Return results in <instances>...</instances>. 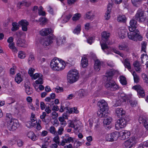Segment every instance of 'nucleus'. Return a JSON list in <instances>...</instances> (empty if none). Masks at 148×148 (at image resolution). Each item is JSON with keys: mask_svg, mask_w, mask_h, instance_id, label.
Masks as SVG:
<instances>
[{"mask_svg": "<svg viewBox=\"0 0 148 148\" xmlns=\"http://www.w3.org/2000/svg\"><path fill=\"white\" fill-rule=\"evenodd\" d=\"M12 27L11 28V30L13 32H15L19 28V25L16 22H13L12 23Z\"/></svg>", "mask_w": 148, "mask_h": 148, "instance_id": "72a5a7b5", "label": "nucleus"}, {"mask_svg": "<svg viewBox=\"0 0 148 148\" xmlns=\"http://www.w3.org/2000/svg\"><path fill=\"white\" fill-rule=\"evenodd\" d=\"M136 143V141L135 138L132 137L125 142L124 145L127 148H131Z\"/></svg>", "mask_w": 148, "mask_h": 148, "instance_id": "1a4fd4ad", "label": "nucleus"}, {"mask_svg": "<svg viewBox=\"0 0 148 148\" xmlns=\"http://www.w3.org/2000/svg\"><path fill=\"white\" fill-rule=\"evenodd\" d=\"M25 87L26 92L28 95H30L33 93L32 89L28 85L25 84Z\"/></svg>", "mask_w": 148, "mask_h": 148, "instance_id": "7c9ffc66", "label": "nucleus"}, {"mask_svg": "<svg viewBox=\"0 0 148 148\" xmlns=\"http://www.w3.org/2000/svg\"><path fill=\"white\" fill-rule=\"evenodd\" d=\"M103 64V62H100L98 59L96 60L95 61L94 68L97 71H99L101 69V67Z\"/></svg>", "mask_w": 148, "mask_h": 148, "instance_id": "4be33fe9", "label": "nucleus"}, {"mask_svg": "<svg viewBox=\"0 0 148 148\" xmlns=\"http://www.w3.org/2000/svg\"><path fill=\"white\" fill-rule=\"evenodd\" d=\"M127 123V120L124 118L119 119L115 124V127L117 130L123 128L125 127Z\"/></svg>", "mask_w": 148, "mask_h": 148, "instance_id": "0eeeda50", "label": "nucleus"}, {"mask_svg": "<svg viewBox=\"0 0 148 148\" xmlns=\"http://www.w3.org/2000/svg\"><path fill=\"white\" fill-rule=\"evenodd\" d=\"M112 5L113 3L112 2L111 3H109L108 5L107 11L105 15V19L106 20H108L110 18V15L111 12V8Z\"/></svg>", "mask_w": 148, "mask_h": 148, "instance_id": "a211bd4d", "label": "nucleus"}, {"mask_svg": "<svg viewBox=\"0 0 148 148\" xmlns=\"http://www.w3.org/2000/svg\"><path fill=\"white\" fill-rule=\"evenodd\" d=\"M54 90L57 93L62 92L63 91V88L58 86H57Z\"/></svg>", "mask_w": 148, "mask_h": 148, "instance_id": "5fc2aeb1", "label": "nucleus"}, {"mask_svg": "<svg viewBox=\"0 0 148 148\" xmlns=\"http://www.w3.org/2000/svg\"><path fill=\"white\" fill-rule=\"evenodd\" d=\"M54 135L55 136L54 137L53 139V141L59 145H60V138L59 135L57 134Z\"/></svg>", "mask_w": 148, "mask_h": 148, "instance_id": "a19ab883", "label": "nucleus"}, {"mask_svg": "<svg viewBox=\"0 0 148 148\" xmlns=\"http://www.w3.org/2000/svg\"><path fill=\"white\" fill-rule=\"evenodd\" d=\"M7 122V127L10 131L16 130L19 126L18 121L16 119L9 120Z\"/></svg>", "mask_w": 148, "mask_h": 148, "instance_id": "20e7f679", "label": "nucleus"}, {"mask_svg": "<svg viewBox=\"0 0 148 148\" xmlns=\"http://www.w3.org/2000/svg\"><path fill=\"white\" fill-rule=\"evenodd\" d=\"M118 48L120 50H126L127 51H128L129 49L127 46L124 43L119 44Z\"/></svg>", "mask_w": 148, "mask_h": 148, "instance_id": "473e14b6", "label": "nucleus"}, {"mask_svg": "<svg viewBox=\"0 0 148 148\" xmlns=\"http://www.w3.org/2000/svg\"><path fill=\"white\" fill-rule=\"evenodd\" d=\"M18 24L22 26L23 31H26L27 30V26L29 25V23L26 20H22L19 21Z\"/></svg>", "mask_w": 148, "mask_h": 148, "instance_id": "6ab92c4d", "label": "nucleus"}, {"mask_svg": "<svg viewBox=\"0 0 148 148\" xmlns=\"http://www.w3.org/2000/svg\"><path fill=\"white\" fill-rule=\"evenodd\" d=\"M129 30L130 32L128 33V38L134 41L142 40H143L142 36L139 34V31L136 29L137 27L136 21L134 19L131 20Z\"/></svg>", "mask_w": 148, "mask_h": 148, "instance_id": "f257e3e1", "label": "nucleus"}, {"mask_svg": "<svg viewBox=\"0 0 148 148\" xmlns=\"http://www.w3.org/2000/svg\"><path fill=\"white\" fill-rule=\"evenodd\" d=\"M124 64L125 68H127L128 69H131L130 60L126 58L124 60Z\"/></svg>", "mask_w": 148, "mask_h": 148, "instance_id": "f704fd0d", "label": "nucleus"}, {"mask_svg": "<svg viewBox=\"0 0 148 148\" xmlns=\"http://www.w3.org/2000/svg\"><path fill=\"white\" fill-rule=\"evenodd\" d=\"M110 34L106 32H103L101 33V37L102 39L106 42L108 39L110 37Z\"/></svg>", "mask_w": 148, "mask_h": 148, "instance_id": "c756f323", "label": "nucleus"}, {"mask_svg": "<svg viewBox=\"0 0 148 148\" xmlns=\"http://www.w3.org/2000/svg\"><path fill=\"white\" fill-rule=\"evenodd\" d=\"M16 45L18 46L25 47L26 46L25 40L19 39L17 41Z\"/></svg>", "mask_w": 148, "mask_h": 148, "instance_id": "a878e982", "label": "nucleus"}, {"mask_svg": "<svg viewBox=\"0 0 148 148\" xmlns=\"http://www.w3.org/2000/svg\"><path fill=\"white\" fill-rule=\"evenodd\" d=\"M61 105V108H62L64 110H66V112H68L69 114L73 113L78 114L79 112V111L77 110V107H74L69 108L68 107V105L66 103H62Z\"/></svg>", "mask_w": 148, "mask_h": 148, "instance_id": "39448f33", "label": "nucleus"}, {"mask_svg": "<svg viewBox=\"0 0 148 148\" xmlns=\"http://www.w3.org/2000/svg\"><path fill=\"white\" fill-rule=\"evenodd\" d=\"M106 42H105V43H102L100 42V44L101 49L103 51L107 54H108L110 53L111 51H112V49L113 48L108 47Z\"/></svg>", "mask_w": 148, "mask_h": 148, "instance_id": "9b49d317", "label": "nucleus"}, {"mask_svg": "<svg viewBox=\"0 0 148 148\" xmlns=\"http://www.w3.org/2000/svg\"><path fill=\"white\" fill-rule=\"evenodd\" d=\"M112 121V119L110 117L104 119L103 121V123L105 125H110Z\"/></svg>", "mask_w": 148, "mask_h": 148, "instance_id": "c9c22d12", "label": "nucleus"}, {"mask_svg": "<svg viewBox=\"0 0 148 148\" xmlns=\"http://www.w3.org/2000/svg\"><path fill=\"white\" fill-rule=\"evenodd\" d=\"M118 137V132H115L110 134H107L106 136V139L107 141L113 142L116 140Z\"/></svg>", "mask_w": 148, "mask_h": 148, "instance_id": "9d476101", "label": "nucleus"}, {"mask_svg": "<svg viewBox=\"0 0 148 148\" xmlns=\"http://www.w3.org/2000/svg\"><path fill=\"white\" fill-rule=\"evenodd\" d=\"M6 120L7 121L9 120H13L14 119L12 118V114L10 113H7L6 114Z\"/></svg>", "mask_w": 148, "mask_h": 148, "instance_id": "774afa93", "label": "nucleus"}, {"mask_svg": "<svg viewBox=\"0 0 148 148\" xmlns=\"http://www.w3.org/2000/svg\"><path fill=\"white\" fill-rule=\"evenodd\" d=\"M105 87L108 89L112 91L116 90L119 88L118 86L113 80L108 81L106 84Z\"/></svg>", "mask_w": 148, "mask_h": 148, "instance_id": "6e6552de", "label": "nucleus"}, {"mask_svg": "<svg viewBox=\"0 0 148 148\" xmlns=\"http://www.w3.org/2000/svg\"><path fill=\"white\" fill-rule=\"evenodd\" d=\"M94 39L95 38L94 37H89L87 39V42L90 45H91L93 42Z\"/></svg>", "mask_w": 148, "mask_h": 148, "instance_id": "69168bd1", "label": "nucleus"}, {"mask_svg": "<svg viewBox=\"0 0 148 148\" xmlns=\"http://www.w3.org/2000/svg\"><path fill=\"white\" fill-rule=\"evenodd\" d=\"M74 140L72 137H69L65 138L62 140L60 142V145L64 146L65 145L66 143H73Z\"/></svg>", "mask_w": 148, "mask_h": 148, "instance_id": "aec40b11", "label": "nucleus"}, {"mask_svg": "<svg viewBox=\"0 0 148 148\" xmlns=\"http://www.w3.org/2000/svg\"><path fill=\"white\" fill-rule=\"evenodd\" d=\"M98 105L100 107V109L108 111V106L107 103L104 100H100L98 102Z\"/></svg>", "mask_w": 148, "mask_h": 148, "instance_id": "f8f14e48", "label": "nucleus"}, {"mask_svg": "<svg viewBox=\"0 0 148 148\" xmlns=\"http://www.w3.org/2000/svg\"><path fill=\"white\" fill-rule=\"evenodd\" d=\"M42 75L41 74L38 73H35L34 75H33V76H31L32 79H36L38 78H39Z\"/></svg>", "mask_w": 148, "mask_h": 148, "instance_id": "680f3d73", "label": "nucleus"}, {"mask_svg": "<svg viewBox=\"0 0 148 148\" xmlns=\"http://www.w3.org/2000/svg\"><path fill=\"white\" fill-rule=\"evenodd\" d=\"M132 74L134 77V82L138 83L139 80V78L138 76L136 74V73L135 71H134Z\"/></svg>", "mask_w": 148, "mask_h": 148, "instance_id": "c03bdc74", "label": "nucleus"}, {"mask_svg": "<svg viewBox=\"0 0 148 148\" xmlns=\"http://www.w3.org/2000/svg\"><path fill=\"white\" fill-rule=\"evenodd\" d=\"M42 76V75H41L40 77L35 81V83L36 84H42L43 83V81Z\"/></svg>", "mask_w": 148, "mask_h": 148, "instance_id": "603ef678", "label": "nucleus"}, {"mask_svg": "<svg viewBox=\"0 0 148 148\" xmlns=\"http://www.w3.org/2000/svg\"><path fill=\"white\" fill-rule=\"evenodd\" d=\"M8 46L9 48L12 49L13 51L16 53L17 52L18 50L15 47L14 42L10 43L9 44Z\"/></svg>", "mask_w": 148, "mask_h": 148, "instance_id": "a18cd8bd", "label": "nucleus"}, {"mask_svg": "<svg viewBox=\"0 0 148 148\" xmlns=\"http://www.w3.org/2000/svg\"><path fill=\"white\" fill-rule=\"evenodd\" d=\"M18 57L21 59H23L25 57V54L24 52L22 51H20L18 54Z\"/></svg>", "mask_w": 148, "mask_h": 148, "instance_id": "6e6d98bb", "label": "nucleus"}, {"mask_svg": "<svg viewBox=\"0 0 148 148\" xmlns=\"http://www.w3.org/2000/svg\"><path fill=\"white\" fill-rule=\"evenodd\" d=\"M116 115L119 118L124 117L125 114V111L121 108H117L115 110Z\"/></svg>", "mask_w": 148, "mask_h": 148, "instance_id": "ddd939ff", "label": "nucleus"}, {"mask_svg": "<svg viewBox=\"0 0 148 148\" xmlns=\"http://www.w3.org/2000/svg\"><path fill=\"white\" fill-rule=\"evenodd\" d=\"M127 30L125 29H120L118 32V35L119 36L122 38H123L126 36L127 34L128 35Z\"/></svg>", "mask_w": 148, "mask_h": 148, "instance_id": "b1692460", "label": "nucleus"}, {"mask_svg": "<svg viewBox=\"0 0 148 148\" xmlns=\"http://www.w3.org/2000/svg\"><path fill=\"white\" fill-rule=\"evenodd\" d=\"M79 77L78 71L76 69L70 70L68 72L67 78L68 82L70 84L73 83L77 81Z\"/></svg>", "mask_w": 148, "mask_h": 148, "instance_id": "7ed1b4c3", "label": "nucleus"}, {"mask_svg": "<svg viewBox=\"0 0 148 148\" xmlns=\"http://www.w3.org/2000/svg\"><path fill=\"white\" fill-rule=\"evenodd\" d=\"M65 64L64 61H60L58 59L55 58L52 60L50 62V67L53 70L61 71L65 68Z\"/></svg>", "mask_w": 148, "mask_h": 148, "instance_id": "f03ea898", "label": "nucleus"}, {"mask_svg": "<svg viewBox=\"0 0 148 148\" xmlns=\"http://www.w3.org/2000/svg\"><path fill=\"white\" fill-rule=\"evenodd\" d=\"M66 40V38L64 37H61L59 38L57 41V45H62L64 42Z\"/></svg>", "mask_w": 148, "mask_h": 148, "instance_id": "37998d69", "label": "nucleus"}, {"mask_svg": "<svg viewBox=\"0 0 148 148\" xmlns=\"http://www.w3.org/2000/svg\"><path fill=\"white\" fill-rule=\"evenodd\" d=\"M122 138L123 140L128 138L130 135V132L127 130H123L121 133Z\"/></svg>", "mask_w": 148, "mask_h": 148, "instance_id": "bb28decb", "label": "nucleus"}, {"mask_svg": "<svg viewBox=\"0 0 148 148\" xmlns=\"http://www.w3.org/2000/svg\"><path fill=\"white\" fill-rule=\"evenodd\" d=\"M112 51L114 52L115 53H116L117 54L119 55V56H120L122 57V58L123 57V56H124L123 54L122 53H120V52L119 51L117 50L116 49H115L114 48H113L112 49Z\"/></svg>", "mask_w": 148, "mask_h": 148, "instance_id": "bf43d9fd", "label": "nucleus"}, {"mask_svg": "<svg viewBox=\"0 0 148 148\" xmlns=\"http://www.w3.org/2000/svg\"><path fill=\"white\" fill-rule=\"evenodd\" d=\"M133 65L135 67V69L136 71H140V64L137 61L135 62L133 64Z\"/></svg>", "mask_w": 148, "mask_h": 148, "instance_id": "e433bc0d", "label": "nucleus"}, {"mask_svg": "<svg viewBox=\"0 0 148 148\" xmlns=\"http://www.w3.org/2000/svg\"><path fill=\"white\" fill-rule=\"evenodd\" d=\"M15 80L18 84L20 83L22 81V79L21 77L20 74L19 73L17 74L15 77Z\"/></svg>", "mask_w": 148, "mask_h": 148, "instance_id": "49530a36", "label": "nucleus"}, {"mask_svg": "<svg viewBox=\"0 0 148 148\" xmlns=\"http://www.w3.org/2000/svg\"><path fill=\"white\" fill-rule=\"evenodd\" d=\"M53 30L51 28H45L42 29L40 32V34L41 35L45 36L47 35L52 33Z\"/></svg>", "mask_w": 148, "mask_h": 148, "instance_id": "412c9836", "label": "nucleus"}, {"mask_svg": "<svg viewBox=\"0 0 148 148\" xmlns=\"http://www.w3.org/2000/svg\"><path fill=\"white\" fill-rule=\"evenodd\" d=\"M36 21L40 22V25L42 26L46 24L47 22V19L45 18L42 17L39 19L38 21L37 20Z\"/></svg>", "mask_w": 148, "mask_h": 148, "instance_id": "4c0bfd02", "label": "nucleus"}, {"mask_svg": "<svg viewBox=\"0 0 148 148\" xmlns=\"http://www.w3.org/2000/svg\"><path fill=\"white\" fill-rule=\"evenodd\" d=\"M80 30V25H78L76 28L74 30L73 32L75 34H78L79 33Z\"/></svg>", "mask_w": 148, "mask_h": 148, "instance_id": "e2e57ef3", "label": "nucleus"}, {"mask_svg": "<svg viewBox=\"0 0 148 148\" xmlns=\"http://www.w3.org/2000/svg\"><path fill=\"white\" fill-rule=\"evenodd\" d=\"M27 136L34 141L36 140L38 138V137L32 132H29L27 134Z\"/></svg>", "mask_w": 148, "mask_h": 148, "instance_id": "c85d7f7f", "label": "nucleus"}, {"mask_svg": "<svg viewBox=\"0 0 148 148\" xmlns=\"http://www.w3.org/2000/svg\"><path fill=\"white\" fill-rule=\"evenodd\" d=\"M145 12V11L141 9H139L135 16L136 19L139 22L144 21L146 18V17L144 15Z\"/></svg>", "mask_w": 148, "mask_h": 148, "instance_id": "423d86ee", "label": "nucleus"}, {"mask_svg": "<svg viewBox=\"0 0 148 148\" xmlns=\"http://www.w3.org/2000/svg\"><path fill=\"white\" fill-rule=\"evenodd\" d=\"M132 88L137 91L139 96L143 97L145 96V92L143 88L140 86L138 85L134 86Z\"/></svg>", "mask_w": 148, "mask_h": 148, "instance_id": "4468645a", "label": "nucleus"}, {"mask_svg": "<svg viewBox=\"0 0 148 148\" xmlns=\"http://www.w3.org/2000/svg\"><path fill=\"white\" fill-rule=\"evenodd\" d=\"M64 132V128L63 127H59L57 131H56V135H61Z\"/></svg>", "mask_w": 148, "mask_h": 148, "instance_id": "09e8293b", "label": "nucleus"}, {"mask_svg": "<svg viewBox=\"0 0 148 148\" xmlns=\"http://www.w3.org/2000/svg\"><path fill=\"white\" fill-rule=\"evenodd\" d=\"M93 16V14L91 11L87 12L86 14V17L88 19H91Z\"/></svg>", "mask_w": 148, "mask_h": 148, "instance_id": "3c124183", "label": "nucleus"}, {"mask_svg": "<svg viewBox=\"0 0 148 148\" xmlns=\"http://www.w3.org/2000/svg\"><path fill=\"white\" fill-rule=\"evenodd\" d=\"M117 21L119 22H121L123 23L125 22L126 20L125 16L124 15H119L117 17Z\"/></svg>", "mask_w": 148, "mask_h": 148, "instance_id": "ea45409f", "label": "nucleus"}, {"mask_svg": "<svg viewBox=\"0 0 148 148\" xmlns=\"http://www.w3.org/2000/svg\"><path fill=\"white\" fill-rule=\"evenodd\" d=\"M32 121H28L26 123V125L28 128H31L36 125L35 123H33Z\"/></svg>", "mask_w": 148, "mask_h": 148, "instance_id": "864d4df0", "label": "nucleus"}, {"mask_svg": "<svg viewBox=\"0 0 148 148\" xmlns=\"http://www.w3.org/2000/svg\"><path fill=\"white\" fill-rule=\"evenodd\" d=\"M120 81L123 85H126L127 84V82L126 78L123 76H122L120 77Z\"/></svg>", "mask_w": 148, "mask_h": 148, "instance_id": "79ce46f5", "label": "nucleus"}, {"mask_svg": "<svg viewBox=\"0 0 148 148\" xmlns=\"http://www.w3.org/2000/svg\"><path fill=\"white\" fill-rule=\"evenodd\" d=\"M80 17V14L79 13H76L74 14L72 18L73 21L78 20Z\"/></svg>", "mask_w": 148, "mask_h": 148, "instance_id": "4d7b16f0", "label": "nucleus"}, {"mask_svg": "<svg viewBox=\"0 0 148 148\" xmlns=\"http://www.w3.org/2000/svg\"><path fill=\"white\" fill-rule=\"evenodd\" d=\"M72 15L71 14H69L66 16L63 21V23H66L68 21L70 18L71 17Z\"/></svg>", "mask_w": 148, "mask_h": 148, "instance_id": "052dcab7", "label": "nucleus"}, {"mask_svg": "<svg viewBox=\"0 0 148 148\" xmlns=\"http://www.w3.org/2000/svg\"><path fill=\"white\" fill-rule=\"evenodd\" d=\"M114 74V72L112 70H110L107 71L106 74V76L107 77L108 81H112V77Z\"/></svg>", "mask_w": 148, "mask_h": 148, "instance_id": "393cba45", "label": "nucleus"}, {"mask_svg": "<svg viewBox=\"0 0 148 148\" xmlns=\"http://www.w3.org/2000/svg\"><path fill=\"white\" fill-rule=\"evenodd\" d=\"M34 60V56L33 54H31L29 55V58L28 62L29 65L32 64V63Z\"/></svg>", "mask_w": 148, "mask_h": 148, "instance_id": "8fccbe9b", "label": "nucleus"}, {"mask_svg": "<svg viewBox=\"0 0 148 148\" xmlns=\"http://www.w3.org/2000/svg\"><path fill=\"white\" fill-rule=\"evenodd\" d=\"M142 76L144 82L146 83L148 85V77L147 75L143 73L142 75Z\"/></svg>", "mask_w": 148, "mask_h": 148, "instance_id": "13d9d810", "label": "nucleus"}, {"mask_svg": "<svg viewBox=\"0 0 148 148\" xmlns=\"http://www.w3.org/2000/svg\"><path fill=\"white\" fill-rule=\"evenodd\" d=\"M35 69L32 68H30L29 69L28 73L29 75L31 77L33 75Z\"/></svg>", "mask_w": 148, "mask_h": 148, "instance_id": "0e129e2a", "label": "nucleus"}, {"mask_svg": "<svg viewBox=\"0 0 148 148\" xmlns=\"http://www.w3.org/2000/svg\"><path fill=\"white\" fill-rule=\"evenodd\" d=\"M138 121L140 123H143L146 129H148V118H146L145 116H141L139 118Z\"/></svg>", "mask_w": 148, "mask_h": 148, "instance_id": "dca6fc26", "label": "nucleus"}, {"mask_svg": "<svg viewBox=\"0 0 148 148\" xmlns=\"http://www.w3.org/2000/svg\"><path fill=\"white\" fill-rule=\"evenodd\" d=\"M147 45V43L145 42H143L142 43L141 51L145 52V49Z\"/></svg>", "mask_w": 148, "mask_h": 148, "instance_id": "338daca9", "label": "nucleus"}, {"mask_svg": "<svg viewBox=\"0 0 148 148\" xmlns=\"http://www.w3.org/2000/svg\"><path fill=\"white\" fill-rule=\"evenodd\" d=\"M107 111L100 109L97 112V115L100 117H106L108 116Z\"/></svg>", "mask_w": 148, "mask_h": 148, "instance_id": "5701e85b", "label": "nucleus"}, {"mask_svg": "<svg viewBox=\"0 0 148 148\" xmlns=\"http://www.w3.org/2000/svg\"><path fill=\"white\" fill-rule=\"evenodd\" d=\"M52 42V41L51 39L50 38H47L42 41L41 43L44 47L48 48V47Z\"/></svg>", "mask_w": 148, "mask_h": 148, "instance_id": "f3484780", "label": "nucleus"}, {"mask_svg": "<svg viewBox=\"0 0 148 148\" xmlns=\"http://www.w3.org/2000/svg\"><path fill=\"white\" fill-rule=\"evenodd\" d=\"M81 64L83 68L86 67L88 65V61L85 57H82L81 62Z\"/></svg>", "mask_w": 148, "mask_h": 148, "instance_id": "2f4dec72", "label": "nucleus"}, {"mask_svg": "<svg viewBox=\"0 0 148 148\" xmlns=\"http://www.w3.org/2000/svg\"><path fill=\"white\" fill-rule=\"evenodd\" d=\"M127 96L125 93H121L118 96V103L117 106H119L122 102H125L127 99Z\"/></svg>", "mask_w": 148, "mask_h": 148, "instance_id": "2eb2a0df", "label": "nucleus"}, {"mask_svg": "<svg viewBox=\"0 0 148 148\" xmlns=\"http://www.w3.org/2000/svg\"><path fill=\"white\" fill-rule=\"evenodd\" d=\"M132 2L135 7H138L140 6L141 5V1L140 0H131Z\"/></svg>", "mask_w": 148, "mask_h": 148, "instance_id": "58836bf2", "label": "nucleus"}, {"mask_svg": "<svg viewBox=\"0 0 148 148\" xmlns=\"http://www.w3.org/2000/svg\"><path fill=\"white\" fill-rule=\"evenodd\" d=\"M49 131L50 132L54 135H56V131L55 127L53 126H51L49 128Z\"/></svg>", "mask_w": 148, "mask_h": 148, "instance_id": "de8ad7c7", "label": "nucleus"}, {"mask_svg": "<svg viewBox=\"0 0 148 148\" xmlns=\"http://www.w3.org/2000/svg\"><path fill=\"white\" fill-rule=\"evenodd\" d=\"M75 130L78 132H81L83 129V126L80 122L79 121L75 122Z\"/></svg>", "mask_w": 148, "mask_h": 148, "instance_id": "cd10ccee", "label": "nucleus"}]
</instances>
